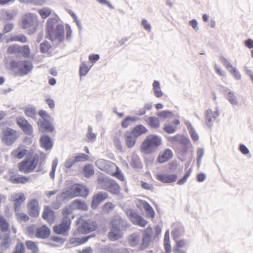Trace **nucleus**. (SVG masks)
Segmentation results:
<instances>
[{
  "label": "nucleus",
  "instance_id": "f257e3e1",
  "mask_svg": "<svg viewBox=\"0 0 253 253\" xmlns=\"http://www.w3.org/2000/svg\"><path fill=\"white\" fill-rule=\"evenodd\" d=\"M89 194V190L86 186L75 184L69 187L68 189L57 195L58 201H65L77 197L86 198Z\"/></svg>",
  "mask_w": 253,
  "mask_h": 253
},
{
  "label": "nucleus",
  "instance_id": "f03ea898",
  "mask_svg": "<svg viewBox=\"0 0 253 253\" xmlns=\"http://www.w3.org/2000/svg\"><path fill=\"white\" fill-rule=\"evenodd\" d=\"M162 143V138L157 134L147 136L140 145V151L146 155L156 152Z\"/></svg>",
  "mask_w": 253,
  "mask_h": 253
},
{
  "label": "nucleus",
  "instance_id": "7ed1b4c3",
  "mask_svg": "<svg viewBox=\"0 0 253 253\" xmlns=\"http://www.w3.org/2000/svg\"><path fill=\"white\" fill-rule=\"evenodd\" d=\"M33 64L29 60L20 61L11 60L10 62V68L12 71L18 69L16 74L20 77H23L31 72L33 68Z\"/></svg>",
  "mask_w": 253,
  "mask_h": 253
},
{
  "label": "nucleus",
  "instance_id": "20e7f679",
  "mask_svg": "<svg viewBox=\"0 0 253 253\" xmlns=\"http://www.w3.org/2000/svg\"><path fill=\"white\" fill-rule=\"evenodd\" d=\"M98 227L97 223L90 219L83 220L77 229L74 231L73 235L75 236L78 234H85L95 231Z\"/></svg>",
  "mask_w": 253,
  "mask_h": 253
},
{
  "label": "nucleus",
  "instance_id": "39448f33",
  "mask_svg": "<svg viewBox=\"0 0 253 253\" xmlns=\"http://www.w3.org/2000/svg\"><path fill=\"white\" fill-rule=\"evenodd\" d=\"M168 140L171 143L179 142L183 145L181 149V152L184 155L186 154L188 150L192 146L190 139L184 135L177 134L173 136L168 137Z\"/></svg>",
  "mask_w": 253,
  "mask_h": 253
},
{
  "label": "nucleus",
  "instance_id": "423d86ee",
  "mask_svg": "<svg viewBox=\"0 0 253 253\" xmlns=\"http://www.w3.org/2000/svg\"><path fill=\"white\" fill-rule=\"evenodd\" d=\"M2 134V141L7 146L11 145L19 137L17 131L9 127L4 129Z\"/></svg>",
  "mask_w": 253,
  "mask_h": 253
},
{
  "label": "nucleus",
  "instance_id": "0eeeda50",
  "mask_svg": "<svg viewBox=\"0 0 253 253\" xmlns=\"http://www.w3.org/2000/svg\"><path fill=\"white\" fill-rule=\"evenodd\" d=\"M125 212L129 220L133 224L143 227L148 223V222L142 216L135 212L133 209H127Z\"/></svg>",
  "mask_w": 253,
  "mask_h": 253
},
{
  "label": "nucleus",
  "instance_id": "6e6552de",
  "mask_svg": "<svg viewBox=\"0 0 253 253\" xmlns=\"http://www.w3.org/2000/svg\"><path fill=\"white\" fill-rule=\"evenodd\" d=\"M17 126L21 129L23 132L29 136H32L33 134V126L24 117L18 118L16 119Z\"/></svg>",
  "mask_w": 253,
  "mask_h": 253
},
{
  "label": "nucleus",
  "instance_id": "1a4fd4ad",
  "mask_svg": "<svg viewBox=\"0 0 253 253\" xmlns=\"http://www.w3.org/2000/svg\"><path fill=\"white\" fill-rule=\"evenodd\" d=\"M71 224L66 220L62 221L59 225H55L53 227V231L57 235L67 236L68 232L70 229Z\"/></svg>",
  "mask_w": 253,
  "mask_h": 253
},
{
  "label": "nucleus",
  "instance_id": "9d476101",
  "mask_svg": "<svg viewBox=\"0 0 253 253\" xmlns=\"http://www.w3.org/2000/svg\"><path fill=\"white\" fill-rule=\"evenodd\" d=\"M37 125L39 131L51 133L55 130V127L50 120H38Z\"/></svg>",
  "mask_w": 253,
  "mask_h": 253
},
{
  "label": "nucleus",
  "instance_id": "9b49d317",
  "mask_svg": "<svg viewBox=\"0 0 253 253\" xmlns=\"http://www.w3.org/2000/svg\"><path fill=\"white\" fill-rule=\"evenodd\" d=\"M108 194L105 192L100 191L93 195L91 203V208L95 210L98 205L108 197Z\"/></svg>",
  "mask_w": 253,
  "mask_h": 253
},
{
  "label": "nucleus",
  "instance_id": "f8f14e48",
  "mask_svg": "<svg viewBox=\"0 0 253 253\" xmlns=\"http://www.w3.org/2000/svg\"><path fill=\"white\" fill-rule=\"evenodd\" d=\"M40 144L45 151L50 150L53 146V141L47 134L42 135L40 138Z\"/></svg>",
  "mask_w": 253,
  "mask_h": 253
},
{
  "label": "nucleus",
  "instance_id": "ddd939ff",
  "mask_svg": "<svg viewBox=\"0 0 253 253\" xmlns=\"http://www.w3.org/2000/svg\"><path fill=\"white\" fill-rule=\"evenodd\" d=\"M28 214L33 217H37L39 215V203L37 200L34 199L31 200L27 204Z\"/></svg>",
  "mask_w": 253,
  "mask_h": 253
},
{
  "label": "nucleus",
  "instance_id": "4468645a",
  "mask_svg": "<svg viewBox=\"0 0 253 253\" xmlns=\"http://www.w3.org/2000/svg\"><path fill=\"white\" fill-rule=\"evenodd\" d=\"M177 175L176 174L158 173L156 175V179L164 183L169 184L173 183L177 180Z\"/></svg>",
  "mask_w": 253,
  "mask_h": 253
},
{
  "label": "nucleus",
  "instance_id": "2eb2a0df",
  "mask_svg": "<svg viewBox=\"0 0 253 253\" xmlns=\"http://www.w3.org/2000/svg\"><path fill=\"white\" fill-rule=\"evenodd\" d=\"M152 229L149 226L144 230L143 233L142 242L140 245L142 250L145 249L150 245L152 238Z\"/></svg>",
  "mask_w": 253,
  "mask_h": 253
},
{
  "label": "nucleus",
  "instance_id": "dca6fc26",
  "mask_svg": "<svg viewBox=\"0 0 253 253\" xmlns=\"http://www.w3.org/2000/svg\"><path fill=\"white\" fill-rule=\"evenodd\" d=\"M55 20L53 18L48 19L46 22V27L45 29V38L52 42H54L53 37V31H54Z\"/></svg>",
  "mask_w": 253,
  "mask_h": 253
},
{
  "label": "nucleus",
  "instance_id": "f3484780",
  "mask_svg": "<svg viewBox=\"0 0 253 253\" xmlns=\"http://www.w3.org/2000/svg\"><path fill=\"white\" fill-rule=\"evenodd\" d=\"M42 217L48 223H53L55 219V212L49 206H45L44 207Z\"/></svg>",
  "mask_w": 253,
  "mask_h": 253
},
{
  "label": "nucleus",
  "instance_id": "a211bd4d",
  "mask_svg": "<svg viewBox=\"0 0 253 253\" xmlns=\"http://www.w3.org/2000/svg\"><path fill=\"white\" fill-rule=\"evenodd\" d=\"M50 229L45 224L37 228L35 233V236L38 238L45 239L50 235Z\"/></svg>",
  "mask_w": 253,
  "mask_h": 253
},
{
  "label": "nucleus",
  "instance_id": "6ab92c4d",
  "mask_svg": "<svg viewBox=\"0 0 253 253\" xmlns=\"http://www.w3.org/2000/svg\"><path fill=\"white\" fill-rule=\"evenodd\" d=\"M64 27L61 24H58L53 31V36L54 35V41L56 39L59 43H61L64 39Z\"/></svg>",
  "mask_w": 253,
  "mask_h": 253
},
{
  "label": "nucleus",
  "instance_id": "aec40b11",
  "mask_svg": "<svg viewBox=\"0 0 253 253\" xmlns=\"http://www.w3.org/2000/svg\"><path fill=\"white\" fill-rule=\"evenodd\" d=\"M12 201L14 202V209L15 212L20 211V207L25 201L26 198L23 193H18L15 194V198L12 197Z\"/></svg>",
  "mask_w": 253,
  "mask_h": 253
},
{
  "label": "nucleus",
  "instance_id": "412c9836",
  "mask_svg": "<svg viewBox=\"0 0 253 253\" xmlns=\"http://www.w3.org/2000/svg\"><path fill=\"white\" fill-rule=\"evenodd\" d=\"M173 157L172 151L169 149H166L162 154H159L157 158V162L159 163L163 164L171 159Z\"/></svg>",
  "mask_w": 253,
  "mask_h": 253
},
{
  "label": "nucleus",
  "instance_id": "4be33fe9",
  "mask_svg": "<svg viewBox=\"0 0 253 253\" xmlns=\"http://www.w3.org/2000/svg\"><path fill=\"white\" fill-rule=\"evenodd\" d=\"M140 206L142 207L146 214L147 217L154 218L155 217V211L152 206L146 201L140 200Z\"/></svg>",
  "mask_w": 253,
  "mask_h": 253
},
{
  "label": "nucleus",
  "instance_id": "5701e85b",
  "mask_svg": "<svg viewBox=\"0 0 253 253\" xmlns=\"http://www.w3.org/2000/svg\"><path fill=\"white\" fill-rule=\"evenodd\" d=\"M124 234L121 229L110 228L108 233V238L110 241H116L123 237Z\"/></svg>",
  "mask_w": 253,
  "mask_h": 253
},
{
  "label": "nucleus",
  "instance_id": "b1692460",
  "mask_svg": "<svg viewBox=\"0 0 253 253\" xmlns=\"http://www.w3.org/2000/svg\"><path fill=\"white\" fill-rule=\"evenodd\" d=\"M130 131H131L132 134H133L136 138H138L147 133L148 130L143 125L139 124L136 125Z\"/></svg>",
  "mask_w": 253,
  "mask_h": 253
},
{
  "label": "nucleus",
  "instance_id": "393cba45",
  "mask_svg": "<svg viewBox=\"0 0 253 253\" xmlns=\"http://www.w3.org/2000/svg\"><path fill=\"white\" fill-rule=\"evenodd\" d=\"M126 146L128 148H132L136 144L137 138L131 131H127L125 134Z\"/></svg>",
  "mask_w": 253,
  "mask_h": 253
},
{
  "label": "nucleus",
  "instance_id": "a878e982",
  "mask_svg": "<svg viewBox=\"0 0 253 253\" xmlns=\"http://www.w3.org/2000/svg\"><path fill=\"white\" fill-rule=\"evenodd\" d=\"M10 233L1 234V249L6 250L10 248L11 243Z\"/></svg>",
  "mask_w": 253,
  "mask_h": 253
},
{
  "label": "nucleus",
  "instance_id": "bb28decb",
  "mask_svg": "<svg viewBox=\"0 0 253 253\" xmlns=\"http://www.w3.org/2000/svg\"><path fill=\"white\" fill-rule=\"evenodd\" d=\"M29 180V177L22 175H19L18 176L15 175H12L9 178V181L14 184H25L28 182Z\"/></svg>",
  "mask_w": 253,
  "mask_h": 253
},
{
  "label": "nucleus",
  "instance_id": "cd10ccee",
  "mask_svg": "<svg viewBox=\"0 0 253 253\" xmlns=\"http://www.w3.org/2000/svg\"><path fill=\"white\" fill-rule=\"evenodd\" d=\"M30 160L25 159L18 164V169L20 172L28 173L32 172L29 164Z\"/></svg>",
  "mask_w": 253,
  "mask_h": 253
},
{
  "label": "nucleus",
  "instance_id": "c85d7f7f",
  "mask_svg": "<svg viewBox=\"0 0 253 253\" xmlns=\"http://www.w3.org/2000/svg\"><path fill=\"white\" fill-rule=\"evenodd\" d=\"M113 180L110 178L106 176L99 177L97 179V182L102 189L107 190Z\"/></svg>",
  "mask_w": 253,
  "mask_h": 253
},
{
  "label": "nucleus",
  "instance_id": "c756f323",
  "mask_svg": "<svg viewBox=\"0 0 253 253\" xmlns=\"http://www.w3.org/2000/svg\"><path fill=\"white\" fill-rule=\"evenodd\" d=\"M34 21L31 13L26 14L22 19V28L26 29L33 25Z\"/></svg>",
  "mask_w": 253,
  "mask_h": 253
},
{
  "label": "nucleus",
  "instance_id": "7c9ffc66",
  "mask_svg": "<svg viewBox=\"0 0 253 253\" xmlns=\"http://www.w3.org/2000/svg\"><path fill=\"white\" fill-rule=\"evenodd\" d=\"M224 92H227L226 98L232 105H237L238 104L237 97L235 96L233 91L227 88H225Z\"/></svg>",
  "mask_w": 253,
  "mask_h": 253
},
{
  "label": "nucleus",
  "instance_id": "2f4dec72",
  "mask_svg": "<svg viewBox=\"0 0 253 253\" xmlns=\"http://www.w3.org/2000/svg\"><path fill=\"white\" fill-rule=\"evenodd\" d=\"M139 118L135 116H127L121 122V126L122 128H127L130 123L139 120Z\"/></svg>",
  "mask_w": 253,
  "mask_h": 253
},
{
  "label": "nucleus",
  "instance_id": "473e14b6",
  "mask_svg": "<svg viewBox=\"0 0 253 253\" xmlns=\"http://www.w3.org/2000/svg\"><path fill=\"white\" fill-rule=\"evenodd\" d=\"M72 204L75 206L76 209L87 211L88 210V206L86 203L81 199H76L72 202Z\"/></svg>",
  "mask_w": 253,
  "mask_h": 253
},
{
  "label": "nucleus",
  "instance_id": "72a5a7b5",
  "mask_svg": "<svg viewBox=\"0 0 253 253\" xmlns=\"http://www.w3.org/2000/svg\"><path fill=\"white\" fill-rule=\"evenodd\" d=\"M146 123L152 128H157L160 126L159 120L155 116L149 117L146 120Z\"/></svg>",
  "mask_w": 253,
  "mask_h": 253
},
{
  "label": "nucleus",
  "instance_id": "f704fd0d",
  "mask_svg": "<svg viewBox=\"0 0 253 253\" xmlns=\"http://www.w3.org/2000/svg\"><path fill=\"white\" fill-rule=\"evenodd\" d=\"M83 174L84 177L89 178L94 174L93 166L92 164H88L84 166L83 169Z\"/></svg>",
  "mask_w": 253,
  "mask_h": 253
},
{
  "label": "nucleus",
  "instance_id": "c9c22d12",
  "mask_svg": "<svg viewBox=\"0 0 253 253\" xmlns=\"http://www.w3.org/2000/svg\"><path fill=\"white\" fill-rule=\"evenodd\" d=\"M130 167L134 169H141L142 164L137 155L132 156L129 163Z\"/></svg>",
  "mask_w": 253,
  "mask_h": 253
},
{
  "label": "nucleus",
  "instance_id": "e433bc0d",
  "mask_svg": "<svg viewBox=\"0 0 253 253\" xmlns=\"http://www.w3.org/2000/svg\"><path fill=\"white\" fill-rule=\"evenodd\" d=\"M212 111L211 109H209L205 111V118L206 125L210 128L213 126V123L214 121L213 119Z\"/></svg>",
  "mask_w": 253,
  "mask_h": 253
},
{
  "label": "nucleus",
  "instance_id": "4c0bfd02",
  "mask_svg": "<svg viewBox=\"0 0 253 253\" xmlns=\"http://www.w3.org/2000/svg\"><path fill=\"white\" fill-rule=\"evenodd\" d=\"M89 236H84L82 238H71L70 239V243L71 244H76V246L83 245L88 241L89 239Z\"/></svg>",
  "mask_w": 253,
  "mask_h": 253
},
{
  "label": "nucleus",
  "instance_id": "58836bf2",
  "mask_svg": "<svg viewBox=\"0 0 253 253\" xmlns=\"http://www.w3.org/2000/svg\"><path fill=\"white\" fill-rule=\"evenodd\" d=\"M120 189L119 185L115 180H113L107 191L113 195H118L120 193Z\"/></svg>",
  "mask_w": 253,
  "mask_h": 253
},
{
  "label": "nucleus",
  "instance_id": "ea45409f",
  "mask_svg": "<svg viewBox=\"0 0 253 253\" xmlns=\"http://www.w3.org/2000/svg\"><path fill=\"white\" fill-rule=\"evenodd\" d=\"M152 85L154 95L157 98L162 97L163 95V93L161 89L160 82L157 80H155Z\"/></svg>",
  "mask_w": 253,
  "mask_h": 253
},
{
  "label": "nucleus",
  "instance_id": "a19ab883",
  "mask_svg": "<svg viewBox=\"0 0 253 253\" xmlns=\"http://www.w3.org/2000/svg\"><path fill=\"white\" fill-rule=\"evenodd\" d=\"M186 126L188 129L189 134L193 141H197L199 137L198 133L195 131L194 128L192 126V125L189 122L186 123Z\"/></svg>",
  "mask_w": 253,
  "mask_h": 253
},
{
  "label": "nucleus",
  "instance_id": "79ce46f5",
  "mask_svg": "<svg viewBox=\"0 0 253 253\" xmlns=\"http://www.w3.org/2000/svg\"><path fill=\"white\" fill-rule=\"evenodd\" d=\"M157 116L159 118L163 119L172 118L174 116L173 112L169 110L160 111L158 113Z\"/></svg>",
  "mask_w": 253,
  "mask_h": 253
},
{
  "label": "nucleus",
  "instance_id": "37998d69",
  "mask_svg": "<svg viewBox=\"0 0 253 253\" xmlns=\"http://www.w3.org/2000/svg\"><path fill=\"white\" fill-rule=\"evenodd\" d=\"M1 232L10 233L9 224L4 216L1 215Z\"/></svg>",
  "mask_w": 253,
  "mask_h": 253
},
{
  "label": "nucleus",
  "instance_id": "c03bdc74",
  "mask_svg": "<svg viewBox=\"0 0 253 253\" xmlns=\"http://www.w3.org/2000/svg\"><path fill=\"white\" fill-rule=\"evenodd\" d=\"M19 2L24 4H30L34 5H42L46 1L45 0H19Z\"/></svg>",
  "mask_w": 253,
  "mask_h": 253
},
{
  "label": "nucleus",
  "instance_id": "a18cd8bd",
  "mask_svg": "<svg viewBox=\"0 0 253 253\" xmlns=\"http://www.w3.org/2000/svg\"><path fill=\"white\" fill-rule=\"evenodd\" d=\"M123 222V220L120 217L114 219L111 222L110 228L115 229H121V224H122Z\"/></svg>",
  "mask_w": 253,
  "mask_h": 253
},
{
  "label": "nucleus",
  "instance_id": "49530a36",
  "mask_svg": "<svg viewBox=\"0 0 253 253\" xmlns=\"http://www.w3.org/2000/svg\"><path fill=\"white\" fill-rule=\"evenodd\" d=\"M26 246L28 250H32L34 253H37L39 248L35 242L32 241H27L25 243Z\"/></svg>",
  "mask_w": 253,
  "mask_h": 253
},
{
  "label": "nucleus",
  "instance_id": "de8ad7c7",
  "mask_svg": "<svg viewBox=\"0 0 253 253\" xmlns=\"http://www.w3.org/2000/svg\"><path fill=\"white\" fill-rule=\"evenodd\" d=\"M128 243L130 246L134 247L138 244V237L137 234L133 233L128 237Z\"/></svg>",
  "mask_w": 253,
  "mask_h": 253
},
{
  "label": "nucleus",
  "instance_id": "09e8293b",
  "mask_svg": "<svg viewBox=\"0 0 253 253\" xmlns=\"http://www.w3.org/2000/svg\"><path fill=\"white\" fill-rule=\"evenodd\" d=\"M51 48V45L47 41H44L40 45V50L42 53H45Z\"/></svg>",
  "mask_w": 253,
  "mask_h": 253
},
{
  "label": "nucleus",
  "instance_id": "8fccbe9b",
  "mask_svg": "<svg viewBox=\"0 0 253 253\" xmlns=\"http://www.w3.org/2000/svg\"><path fill=\"white\" fill-rule=\"evenodd\" d=\"M90 68L85 62H83L80 66L79 75L80 77L85 76L89 71Z\"/></svg>",
  "mask_w": 253,
  "mask_h": 253
},
{
  "label": "nucleus",
  "instance_id": "3c124183",
  "mask_svg": "<svg viewBox=\"0 0 253 253\" xmlns=\"http://www.w3.org/2000/svg\"><path fill=\"white\" fill-rule=\"evenodd\" d=\"M24 112L28 117H34L36 113V108L35 106L26 107L24 109Z\"/></svg>",
  "mask_w": 253,
  "mask_h": 253
},
{
  "label": "nucleus",
  "instance_id": "603ef678",
  "mask_svg": "<svg viewBox=\"0 0 253 253\" xmlns=\"http://www.w3.org/2000/svg\"><path fill=\"white\" fill-rule=\"evenodd\" d=\"M39 156L37 154H36L33 156L32 160H30L29 164L30 167L32 170V172L34 170L39 164Z\"/></svg>",
  "mask_w": 253,
  "mask_h": 253
},
{
  "label": "nucleus",
  "instance_id": "864d4df0",
  "mask_svg": "<svg viewBox=\"0 0 253 253\" xmlns=\"http://www.w3.org/2000/svg\"><path fill=\"white\" fill-rule=\"evenodd\" d=\"M108 162L104 159H98L95 162V165L99 169L104 170L106 169L107 164Z\"/></svg>",
  "mask_w": 253,
  "mask_h": 253
},
{
  "label": "nucleus",
  "instance_id": "5fc2aeb1",
  "mask_svg": "<svg viewBox=\"0 0 253 253\" xmlns=\"http://www.w3.org/2000/svg\"><path fill=\"white\" fill-rule=\"evenodd\" d=\"M26 149H17L12 152L13 157L19 159H22L26 155Z\"/></svg>",
  "mask_w": 253,
  "mask_h": 253
},
{
  "label": "nucleus",
  "instance_id": "6e6d98bb",
  "mask_svg": "<svg viewBox=\"0 0 253 253\" xmlns=\"http://www.w3.org/2000/svg\"><path fill=\"white\" fill-rule=\"evenodd\" d=\"M204 155V149L203 148H198L197 150V165L199 168L201 164L202 159Z\"/></svg>",
  "mask_w": 253,
  "mask_h": 253
},
{
  "label": "nucleus",
  "instance_id": "4d7b16f0",
  "mask_svg": "<svg viewBox=\"0 0 253 253\" xmlns=\"http://www.w3.org/2000/svg\"><path fill=\"white\" fill-rule=\"evenodd\" d=\"M10 41H18L22 43H25L27 41V38L26 37L23 35H15L13 36H11L10 39Z\"/></svg>",
  "mask_w": 253,
  "mask_h": 253
},
{
  "label": "nucleus",
  "instance_id": "13d9d810",
  "mask_svg": "<svg viewBox=\"0 0 253 253\" xmlns=\"http://www.w3.org/2000/svg\"><path fill=\"white\" fill-rule=\"evenodd\" d=\"M74 160L76 163L79 162H85L89 160V157L88 155L84 153H79L75 157Z\"/></svg>",
  "mask_w": 253,
  "mask_h": 253
},
{
  "label": "nucleus",
  "instance_id": "bf43d9fd",
  "mask_svg": "<svg viewBox=\"0 0 253 253\" xmlns=\"http://www.w3.org/2000/svg\"><path fill=\"white\" fill-rule=\"evenodd\" d=\"M25 248L23 243L19 242L15 247V249L12 253H25Z\"/></svg>",
  "mask_w": 253,
  "mask_h": 253
},
{
  "label": "nucleus",
  "instance_id": "052dcab7",
  "mask_svg": "<svg viewBox=\"0 0 253 253\" xmlns=\"http://www.w3.org/2000/svg\"><path fill=\"white\" fill-rule=\"evenodd\" d=\"M51 10L48 7L43 8L40 9L39 13L43 19L47 18L51 14Z\"/></svg>",
  "mask_w": 253,
  "mask_h": 253
},
{
  "label": "nucleus",
  "instance_id": "680f3d73",
  "mask_svg": "<svg viewBox=\"0 0 253 253\" xmlns=\"http://www.w3.org/2000/svg\"><path fill=\"white\" fill-rule=\"evenodd\" d=\"M163 130L168 134H172L176 131V127L169 124H165Z\"/></svg>",
  "mask_w": 253,
  "mask_h": 253
},
{
  "label": "nucleus",
  "instance_id": "e2e57ef3",
  "mask_svg": "<svg viewBox=\"0 0 253 253\" xmlns=\"http://www.w3.org/2000/svg\"><path fill=\"white\" fill-rule=\"evenodd\" d=\"M20 49V46L13 45L8 47L7 51L9 54L20 53L21 51Z\"/></svg>",
  "mask_w": 253,
  "mask_h": 253
},
{
  "label": "nucleus",
  "instance_id": "0e129e2a",
  "mask_svg": "<svg viewBox=\"0 0 253 253\" xmlns=\"http://www.w3.org/2000/svg\"><path fill=\"white\" fill-rule=\"evenodd\" d=\"M72 213V211L69 210L68 208H64L62 211L63 215L62 221H65L66 219L68 221H69L70 223H71V220L69 217V215Z\"/></svg>",
  "mask_w": 253,
  "mask_h": 253
},
{
  "label": "nucleus",
  "instance_id": "69168bd1",
  "mask_svg": "<svg viewBox=\"0 0 253 253\" xmlns=\"http://www.w3.org/2000/svg\"><path fill=\"white\" fill-rule=\"evenodd\" d=\"M1 16L3 19L10 20L13 18V15L10 12L5 10H1Z\"/></svg>",
  "mask_w": 253,
  "mask_h": 253
},
{
  "label": "nucleus",
  "instance_id": "338daca9",
  "mask_svg": "<svg viewBox=\"0 0 253 253\" xmlns=\"http://www.w3.org/2000/svg\"><path fill=\"white\" fill-rule=\"evenodd\" d=\"M113 143L116 148L120 152H123V147L120 138L118 137H115L113 139Z\"/></svg>",
  "mask_w": 253,
  "mask_h": 253
},
{
  "label": "nucleus",
  "instance_id": "774afa93",
  "mask_svg": "<svg viewBox=\"0 0 253 253\" xmlns=\"http://www.w3.org/2000/svg\"><path fill=\"white\" fill-rule=\"evenodd\" d=\"M20 52L25 58H28L30 53V49L28 45H24L22 47L21 46Z\"/></svg>",
  "mask_w": 253,
  "mask_h": 253
}]
</instances>
